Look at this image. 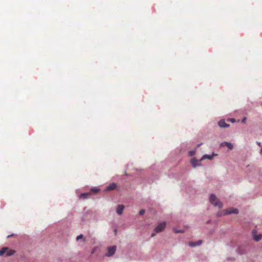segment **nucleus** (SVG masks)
<instances>
[{
  "label": "nucleus",
  "mask_w": 262,
  "mask_h": 262,
  "mask_svg": "<svg viewBox=\"0 0 262 262\" xmlns=\"http://www.w3.org/2000/svg\"><path fill=\"white\" fill-rule=\"evenodd\" d=\"M210 203L214 206L218 207L219 208H222L223 207L222 203L219 201V200L214 194H211L209 198Z\"/></svg>",
  "instance_id": "nucleus-1"
},
{
  "label": "nucleus",
  "mask_w": 262,
  "mask_h": 262,
  "mask_svg": "<svg viewBox=\"0 0 262 262\" xmlns=\"http://www.w3.org/2000/svg\"><path fill=\"white\" fill-rule=\"evenodd\" d=\"M166 225V223L165 222L160 223L154 229V232L155 233H160L162 232Z\"/></svg>",
  "instance_id": "nucleus-2"
},
{
  "label": "nucleus",
  "mask_w": 262,
  "mask_h": 262,
  "mask_svg": "<svg viewBox=\"0 0 262 262\" xmlns=\"http://www.w3.org/2000/svg\"><path fill=\"white\" fill-rule=\"evenodd\" d=\"M116 250V246L110 247L108 248L107 253L106 254L107 256H111L114 255Z\"/></svg>",
  "instance_id": "nucleus-3"
},
{
  "label": "nucleus",
  "mask_w": 262,
  "mask_h": 262,
  "mask_svg": "<svg viewBox=\"0 0 262 262\" xmlns=\"http://www.w3.org/2000/svg\"><path fill=\"white\" fill-rule=\"evenodd\" d=\"M252 236L256 242L259 241L262 238V234L257 235V231L255 230L252 231Z\"/></svg>",
  "instance_id": "nucleus-4"
},
{
  "label": "nucleus",
  "mask_w": 262,
  "mask_h": 262,
  "mask_svg": "<svg viewBox=\"0 0 262 262\" xmlns=\"http://www.w3.org/2000/svg\"><path fill=\"white\" fill-rule=\"evenodd\" d=\"M238 213V210L236 208H230L227 209L225 211V215L230 214L232 213L237 214Z\"/></svg>",
  "instance_id": "nucleus-5"
},
{
  "label": "nucleus",
  "mask_w": 262,
  "mask_h": 262,
  "mask_svg": "<svg viewBox=\"0 0 262 262\" xmlns=\"http://www.w3.org/2000/svg\"><path fill=\"white\" fill-rule=\"evenodd\" d=\"M221 146H226L229 149H232L233 146L231 143L228 142H223L221 144Z\"/></svg>",
  "instance_id": "nucleus-6"
},
{
  "label": "nucleus",
  "mask_w": 262,
  "mask_h": 262,
  "mask_svg": "<svg viewBox=\"0 0 262 262\" xmlns=\"http://www.w3.org/2000/svg\"><path fill=\"white\" fill-rule=\"evenodd\" d=\"M219 125L221 127H228L229 126V124L226 123L225 121V120H220L219 123Z\"/></svg>",
  "instance_id": "nucleus-7"
},
{
  "label": "nucleus",
  "mask_w": 262,
  "mask_h": 262,
  "mask_svg": "<svg viewBox=\"0 0 262 262\" xmlns=\"http://www.w3.org/2000/svg\"><path fill=\"white\" fill-rule=\"evenodd\" d=\"M117 187V185L115 183H111L106 188V190L110 191L115 189Z\"/></svg>",
  "instance_id": "nucleus-8"
},
{
  "label": "nucleus",
  "mask_w": 262,
  "mask_h": 262,
  "mask_svg": "<svg viewBox=\"0 0 262 262\" xmlns=\"http://www.w3.org/2000/svg\"><path fill=\"white\" fill-rule=\"evenodd\" d=\"M124 206L123 205H119L117 208V212L118 214L121 215L122 213Z\"/></svg>",
  "instance_id": "nucleus-9"
},
{
  "label": "nucleus",
  "mask_w": 262,
  "mask_h": 262,
  "mask_svg": "<svg viewBox=\"0 0 262 262\" xmlns=\"http://www.w3.org/2000/svg\"><path fill=\"white\" fill-rule=\"evenodd\" d=\"M214 154H213L212 155H204L202 158H201V160H203L204 159H208L209 160H212L213 157L214 156Z\"/></svg>",
  "instance_id": "nucleus-10"
},
{
  "label": "nucleus",
  "mask_w": 262,
  "mask_h": 262,
  "mask_svg": "<svg viewBox=\"0 0 262 262\" xmlns=\"http://www.w3.org/2000/svg\"><path fill=\"white\" fill-rule=\"evenodd\" d=\"M15 253V251L8 248V251L6 252V255L7 256H11Z\"/></svg>",
  "instance_id": "nucleus-11"
},
{
  "label": "nucleus",
  "mask_w": 262,
  "mask_h": 262,
  "mask_svg": "<svg viewBox=\"0 0 262 262\" xmlns=\"http://www.w3.org/2000/svg\"><path fill=\"white\" fill-rule=\"evenodd\" d=\"M91 192L82 193L80 195V198L85 199L88 198V197L89 196L91 195Z\"/></svg>",
  "instance_id": "nucleus-12"
},
{
  "label": "nucleus",
  "mask_w": 262,
  "mask_h": 262,
  "mask_svg": "<svg viewBox=\"0 0 262 262\" xmlns=\"http://www.w3.org/2000/svg\"><path fill=\"white\" fill-rule=\"evenodd\" d=\"M8 248L7 247H3L1 250H0V256H3L5 254H6V252L7 251H8Z\"/></svg>",
  "instance_id": "nucleus-13"
},
{
  "label": "nucleus",
  "mask_w": 262,
  "mask_h": 262,
  "mask_svg": "<svg viewBox=\"0 0 262 262\" xmlns=\"http://www.w3.org/2000/svg\"><path fill=\"white\" fill-rule=\"evenodd\" d=\"M197 163H198V161L195 159H193L191 161V163L194 168L196 167V166L197 165Z\"/></svg>",
  "instance_id": "nucleus-14"
},
{
  "label": "nucleus",
  "mask_w": 262,
  "mask_h": 262,
  "mask_svg": "<svg viewBox=\"0 0 262 262\" xmlns=\"http://www.w3.org/2000/svg\"><path fill=\"white\" fill-rule=\"evenodd\" d=\"M189 246L190 247H193L197 245H196V243L195 242H191L189 243Z\"/></svg>",
  "instance_id": "nucleus-15"
},
{
  "label": "nucleus",
  "mask_w": 262,
  "mask_h": 262,
  "mask_svg": "<svg viewBox=\"0 0 262 262\" xmlns=\"http://www.w3.org/2000/svg\"><path fill=\"white\" fill-rule=\"evenodd\" d=\"M99 189L98 188H92L91 189V191L94 192L95 193H97L99 192Z\"/></svg>",
  "instance_id": "nucleus-16"
},
{
  "label": "nucleus",
  "mask_w": 262,
  "mask_h": 262,
  "mask_svg": "<svg viewBox=\"0 0 262 262\" xmlns=\"http://www.w3.org/2000/svg\"><path fill=\"white\" fill-rule=\"evenodd\" d=\"M145 213V210L144 209H142L140 211H139V214L140 215H142L144 214Z\"/></svg>",
  "instance_id": "nucleus-17"
},
{
  "label": "nucleus",
  "mask_w": 262,
  "mask_h": 262,
  "mask_svg": "<svg viewBox=\"0 0 262 262\" xmlns=\"http://www.w3.org/2000/svg\"><path fill=\"white\" fill-rule=\"evenodd\" d=\"M83 237V236L82 234H80L79 236H78L76 238L77 241L79 240L81 238H82Z\"/></svg>",
  "instance_id": "nucleus-18"
},
{
  "label": "nucleus",
  "mask_w": 262,
  "mask_h": 262,
  "mask_svg": "<svg viewBox=\"0 0 262 262\" xmlns=\"http://www.w3.org/2000/svg\"><path fill=\"white\" fill-rule=\"evenodd\" d=\"M196 243V245L197 246H200L202 244V241L200 240V241H198L197 242H195Z\"/></svg>",
  "instance_id": "nucleus-19"
},
{
  "label": "nucleus",
  "mask_w": 262,
  "mask_h": 262,
  "mask_svg": "<svg viewBox=\"0 0 262 262\" xmlns=\"http://www.w3.org/2000/svg\"><path fill=\"white\" fill-rule=\"evenodd\" d=\"M246 122V118L245 117L243 118V120H242V122L244 123H245Z\"/></svg>",
  "instance_id": "nucleus-20"
},
{
  "label": "nucleus",
  "mask_w": 262,
  "mask_h": 262,
  "mask_svg": "<svg viewBox=\"0 0 262 262\" xmlns=\"http://www.w3.org/2000/svg\"><path fill=\"white\" fill-rule=\"evenodd\" d=\"M193 154H194V152H193V151H189V155H190V156H192V155H193Z\"/></svg>",
  "instance_id": "nucleus-21"
},
{
  "label": "nucleus",
  "mask_w": 262,
  "mask_h": 262,
  "mask_svg": "<svg viewBox=\"0 0 262 262\" xmlns=\"http://www.w3.org/2000/svg\"><path fill=\"white\" fill-rule=\"evenodd\" d=\"M256 143L259 147H261V143L260 142H257Z\"/></svg>",
  "instance_id": "nucleus-22"
},
{
  "label": "nucleus",
  "mask_w": 262,
  "mask_h": 262,
  "mask_svg": "<svg viewBox=\"0 0 262 262\" xmlns=\"http://www.w3.org/2000/svg\"><path fill=\"white\" fill-rule=\"evenodd\" d=\"M174 232L175 233H180V232H182L181 231H178V230H176L174 229Z\"/></svg>",
  "instance_id": "nucleus-23"
},
{
  "label": "nucleus",
  "mask_w": 262,
  "mask_h": 262,
  "mask_svg": "<svg viewBox=\"0 0 262 262\" xmlns=\"http://www.w3.org/2000/svg\"><path fill=\"white\" fill-rule=\"evenodd\" d=\"M155 236V233H152L151 235V236L152 237H154Z\"/></svg>",
  "instance_id": "nucleus-24"
},
{
  "label": "nucleus",
  "mask_w": 262,
  "mask_h": 262,
  "mask_svg": "<svg viewBox=\"0 0 262 262\" xmlns=\"http://www.w3.org/2000/svg\"><path fill=\"white\" fill-rule=\"evenodd\" d=\"M260 154H262V147H261L260 150Z\"/></svg>",
  "instance_id": "nucleus-25"
},
{
  "label": "nucleus",
  "mask_w": 262,
  "mask_h": 262,
  "mask_svg": "<svg viewBox=\"0 0 262 262\" xmlns=\"http://www.w3.org/2000/svg\"><path fill=\"white\" fill-rule=\"evenodd\" d=\"M231 121L234 122L235 121V120L234 119H231Z\"/></svg>",
  "instance_id": "nucleus-26"
}]
</instances>
